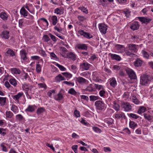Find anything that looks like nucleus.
Listing matches in <instances>:
<instances>
[{"mask_svg":"<svg viewBox=\"0 0 153 153\" xmlns=\"http://www.w3.org/2000/svg\"><path fill=\"white\" fill-rule=\"evenodd\" d=\"M95 105L97 109L100 111L104 110L106 108V105L103 101L97 100L95 102Z\"/></svg>","mask_w":153,"mask_h":153,"instance_id":"nucleus-1","label":"nucleus"},{"mask_svg":"<svg viewBox=\"0 0 153 153\" xmlns=\"http://www.w3.org/2000/svg\"><path fill=\"white\" fill-rule=\"evenodd\" d=\"M149 76L143 74L140 76V84L143 85H146L149 84Z\"/></svg>","mask_w":153,"mask_h":153,"instance_id":"nucleus-2","label":"nucleus"},{"mask_svg":"<svg viewBox=\"0 0 153 153\" xmlns=\"http://www.w3.org/2000/svg\"><path fill=\"white\" fill-rule=\"evenodd\" d=\"M121 106L125 111H129L132 109V107L128 102H123Z\"/></svg>","mask_w":153,"mask_h":153,"instance_id":"nucleus-3","label":"nucleus"},{"mask_svg":"<svg viewBox=\"0 0 153 153\" xmlns=\"http://www.w3.org/2000/svg\"><path fill=\"white\" fill-rule=\"evenodd\" d=\"M126 73L130 78L131 79L135 80L137 79V76L134 72L131 69H128L126 71Z\"/></svg>","mask_w":153,"mask_h":153,"instance_id":"nucleus-4","label":"nucleus"},{"mask_svg":"<svg viewBox=\"0 0 153 153\" xmlns=\"http://www.w3.org/2000/svg\"><path fill=\"white\" fill-rule=\"evenodd\" d=\"M114 116V118L117 120L121 119V120H127V117L125 114L122 112H119L115 114Z\"/></svg>","mask_w":153,"mask_h":153,"instance_id":"nucleus-5","label":"nucleus"},{"mask_svg":"<svg viewBox=\"0 0 153 153\" xmlns=\"http://www.w3.org/2000/svg\"><path fill=\"white\" fill-rule=\"evenodd\" d=\"M99 28L101 33L103 34L106 33L107 30V26L106 25L103 23L100 24L99 25Z\"/></svg>","mask_w":153,"mask_h":153,"instance_id":"nucleus-6","label":"nucleus"},{"mask_svg":"<svg viewBox=\"0 0 153 153\" xmlns=\"http://www.w3.org/2000/svg\"><path fill=\"white\" fill-rule=\"evenodd\" d=\"M129 50L133 53H136L137 51L138 45L132 44H128L127 45Z\"/></svg>","mask_w":153,"mask_h":153,"instance_id":"nucleus-7","label":"nucleus"},{"mask_svg":"<svg viewBox=\"0 0 153 153\" xmlns=\"http://www.w3.org/2000/svg\"><path fill=\"white\" fill-rule=\"evenodd\" d=\"M80 66L82 69L84 70L87 71L91 67V65L87 62H84L81 63Z\"/></svg>","mask_w":153,"mask_h":153,"instance_id":"nucleus-8","label":"nucleus"},{"mask_svg":"<svg viewBox=\"0 0 153 153\" xmlns=\"http://www.w3.org/2000/svg\"><path fill=\"white\" fill-rule=\"evenodd\" d=\"M93 78V80L96 82H99L101 81V80L99 78V74L96 71H94L92 74Z\"/></svg>","mask_w":153,"mask_h":153,"instance_id":"nucleus-9","label":"nucleus"},{"mask_svg":"<svg viewBox=\"0 0 153 153\" xmlns=\"http://www.w3.org/2000/svg\"><path fill=\"white\" fill-rule=\"evenodd\" d=\"M79 34L85 37L87 39H90L92 37V36H91L90 33H88L85 32L83 31V30H79L78 31Z\"/></svg>","mask_w":153,"mask_h":153,"instance_id":"nucleus-10","label":"nucleus"},{"mask_svg":"<svg viewBox=\"0 0 153 153\" xmlns=\"http://www.w3.org/2000/svg\"><path fill=\"white\" fill-rule=\"evenodd\" d=\"M140 25L137 22H134L132 23L130 27V28L132 30H138L139 27Z\"/></svg>","mask_w":153,"mask_h":153,"instance_id":"nucleus-11","label":"nucleus"},{"mask_svg":"<svg viewBox=\"0 0 153 153\" xmlns=\"http://www.w3.org/2000/svg\"><path fill=\"white\" fill-rule=\"evenodd\" d=\"M1 36L3 39H8L10 37L9 32L7 30L2 31L1 34Z\"/></svg>","mask_w":153,"mask_h":153,"instance_id":"nucleus-12","label":"nucleus"},{"mask_svg":"<svg viewBox=\"0 0 153 153\" xmlns=\"http://www.w3.org/2000/svg\"><path fill=\"white\" fill-rule=\"evenodd\" d=\"M36 108V106L35 105H29L27 108L25 110V111L30 113L34 112Z\"/></svg>","mask_w":153,"mask_h":153,"instance_id":"nucleus-13","label":"nucleus"},{"mask_svg":"<svg viewBox=\"0 0 153 153\" xmlns=\"http://www.w3.org/2000/svg\"><path fill=\"white\" fill-rule=\"evenodd\" d=\"M23 94V92L19 93L17 94L14 95L12 97L13 99L17 102H19V100L22 97Z\"/></svg>","mask_w":153,"mask_h":153,"instance_id":"nucleus-14","label":"nucleus"},{"mask_svg":"<svg viewBox=\"0 0 153 153\" xmlns=\"http://www.w3.org/2000/svg\"><path fill=\"white\" fill-rule=\"evenodd\" d=\"M78 82L80 84H86L88 82L87 80L80 76L76 78Z\"/></svg>","mask_w":153,"mask_h":153,"instance_id":"nucleus-15","label":"nucleus"},{"mask_svg":"<svg viewBox=\"0 0 153 153\" xmlns=\"http://www.w3.org/2000/svg\"><path fill=\"white\" fill-rule=\"evenodd\" d=\"M138 19L142 23H148L151 20V19H150L145 17H138Z\"/></svg>","mask_w":153,"mask_h":153,"instance_id":"nucleus-16","label":"nucleus"},{"mask_svg":"<svg viewBox=\"0 0 153 153\" xmlns=\"http://www.w3.org/2000/svg\"><path fill=\"white\" fill-rule=\"evenodd\" d=\"M20 54L21 58L23 60L25 61L27 59V58L26 57L27 53L25 50H21L20 51Z\"/></svg>","mask_w":153,"mask_h":153,"instance_id":"nucleus-17","label":"nucleus"},{"mask_svg":"<svg viewBox=\"0 0 153 153\" xmlns=\"http://www.w3.org/2000/svg\"><path fill=\"white\" fill-rule=\"evenodd\" d=\"M145 118L150 122H152L153 121V117L149 114L145 113L143 114Z\"/></svg>","mask_w":153,"mask_h":153,"instance_id":"nucleus-18","label":"nucleus"},{"mask_svg":"<svg viewBox=\"0 0 153 153\" xmlns=\"http://www.w3.org/2000/svg\"><path fill=\"white\" fill-rule=\"evenodd\" d=\"M20 13L24 17H26V16H27L29 13L25 9L24 7H22L20 10Z\"/></svg>","mask_w":153,"mask_h":153,"instance_id":"nucleus-19","label":"nucleus"},{"mask_svg":"<svg viewBox=\"0 0 153 153\" xmlns=\"http://www.w3.org/2000/svg\"><path fill=\"white\" fill-rule=\"evenodd\" d=\"M77 48L79 50H86L88 49V46L85 44H79L77 45Z\"/></svg>","mask_w":153,"mask_h":153,"instance_id":"nucleus-20","label":"nucleus"},{"mask_svg":"<svg viewBox=\"0 0 153 153\" xmlns=\"http://www.w3.org/2000/svg\"><path fill=\"white\" fill-rule=\"evenodd\" d=\"M51 19L52 21V24L53 25H55L56 24L58 21L57 17L56 16H50L49 19Z\"/></svg>","mask_w":153,"mask_h":153,"instance_id":"nucleus-21","label":"nucleus"},{"mask_svg":"<svg viewBox=\"0 0 153 153\" xmlns=\"http://www.w3.org/2000/svg\"><path fill=\"white\" fill-rule=\"evenodd\" d=\"M115 47L118 51H120V52L122 53L125 51V48L123 45L117 44L115 45Z\"/></svg>","mask_w":153,"mask_h":153,"instance_id":"nucleus-22","label":"nucleus"},{"mask_svg":"<svg viewBox=\"0 0 153 153\" xmlns=\"http://www.w3.org/2000/svg\"><path fill=\"white\" fill-rule=\"evenodd\" d=\"M96 90L94 87V84H90L85 89V91L90 92L95 91Z\"/></svg>","mask_w":153,"mask_h":153,"instance_id":"nucleus-23","label":"nucleus"},{"mask_svg":"<svg viewBox=\"0 0 153 153\" xmlns=\"http://www.w3.org/2000/svg\"><path fill=\"white\" fill-rule=\"evenodd\" d=\"M131 100L135 104L138 105L140 103V101L135 95H133L131 97Z\"/></svg>","mask_w":153,"mask_h":153,"instance_id":"nucleus-24","label":"nucleus"},{"mask_svg":"<svg viewBox=\"0 0 153 153\" xmlns=\"http://www.w3.org/2000/svg\"><path fill=\"white\" fill-rule=\"evenodd\" d=\"M110 80V84L113 87H115L117 85V81L114 77L111 78Z\"/></svg>","mask_w":153,"mask_h":153,"instance_id":"nucleus-25","label":"nucleus"},{"mask_svg":"<svg viewBox=\"0 0 153 153\" xmlns=\"http://www.w3.org/2000/svg\"><path fill=\"white\" fill-rule=\"evenodd\" d=\"M0 17L3 20L6 21L7 19L8 16L6 13L2 12L0 13Z\"/></svg>","mask_w":153,"mask_h":153,"instance_id":"nucleus-26","label":"nucleus"},{"mask_svg":"<svg viewBox=\"0 0 153 153\" xmlns=\"http://www.w3.org/2000/svg\"><path fill=\"white\" fill-rule=\"evenodd\" d=\"M143 61L138 59H136L135 61L134 62V65L135 67H139L141 65Z\"/></svg>","mask_w":153,"mask_h":153,"instance_id":"nucleus-27","label":"nucleus"},{"mask_svg":"<svg viewBox=\"0 0 153 153\" xmlns=\"http://www.w3.org/2000/svg\"><path fill=\"white\" fill-rule=\"evenodd\" d=\"M11 105L10 110L15 114L18 113L19 112V109L18 107L13 104H12Z\"/></svg>","mask_w":153,"mask_h":153,"instance_id":"nucleus-28","label":"nucleus"},{"mask_svg":"<svg viewBox=\"0 0 153 153\" xmlns=\"http://www.w3.org/2000/svg\"><path fill=\"white\" fill-rule=\"evenodd\" d=\"M29 86V84H25L22 85V88L25 91V92L26 95H28V91L29 88H28Z\"/></svg>","mask_w":153,"mask_h":153,"instance_id":"nucleus-29","label":"nucleus"},{"mask_svg":"<svg viewBox=\"0 0 153 153\" xmlns=\"http://www.w3.org/2000/svg\"><path fill=\"white\" fill-rule=\"evenodd\" d=\"M63 97L62 95L60 92L54 96V98L56 101H60L62 100Z\"/></svg>","mask_w":153,"mask_h":153,"instance_id":"nucleus-30","label":"nucleus"},{"mask_svg":"<svg viewBox=\"0 0 153 153\" xmlns=\"http://www.w3.org/2000/svg\"><path fill=\"white\" fill-rule=\"evenodd\" d=\"M10 71L12 74H19L21 73V71L20 70L16 68H11Z\"/></svg>","mask_w":153,"mask_h":153,"instance_id":"nucleus-31","label":"nucleus"},{"mask_svg":"<svg viewBox=\"0 0 153 153\" xmlns=\"http://www.w3.org/2000/svg\"><path fill=\"white\" fill-rule=\"evenodd\" d=\"M5 115L7 118H11L13 117L14 114L11 111H7L5 112Z\"/></svg>","mask_w":153,"mask_h":153,"instance_id":"nucleus-32","label":"nucleus"},{"mask_svg":"<svg viewBox=\"0 0 153 153\" xmlns=\"http://www.w3.org/2000/svg\"><path fill=\"white\" fill-rule=\"evenodd\" d=\"M111 57L113 59L116 60L117 61H120L121 60L120 56L115 54H111L110 55Z\"/></svg>","mask_w":153,"mask_h":153,"instance_id":"nucleus-33","label":"nucleus"},{"mask_svg":"<svg viewBox=\"0 0 153 153\" xmlns=\"http://www.w3.org/2000/svg\"><path fill=\"white\" fill-rule=\"evenodd\" d=\"M146 108L143 106H140L138 109L137 113L139 114H141L144 113L146 111Z\"/></svg>","mask_w":153,"mask_h":153,"instance_id":"nucleus-34","label":"nucleus"},{"mask_svg":"<svg viewBox=\"0 0 153 153\" xmlns=\"http://www.w3.org/2000/svg\"><path fill=\"white\" fill-rule=\"evenodd\" d=\"M67 56L68 57L71 59L73 60H75L76 59V55L72 52H70L68 53Z\"/></svg>","mask_w":153,"mask_h":153,"instance_id":"nucleus-35","label":"nucleus"},{"mask_svg":"<svg viewBox=\"0 0 153 153\" xmlns=\"http://www.w3.org/2000/svg\"><path fill=\"white\" fill-rule=\"evenodd\" d=\"M16 119L19 121L21 122L24 120V117L21 114H18L16 116Z\"/></svg>","mask_w":153,"mask_h":153,"instance_id":"nucleus-36","label":"nucleus"},{"mask_svg":"<svg viewBox=\"0 0 153 153\" xmlns=\"http://www.w3.org/2000/svg\"><path fill=\"white\" fill-rule=\"evenodd\" d=\"M55 79L57 81L59 82L61 81L65 80V79L60 74H59L56 77Z\"/></svg>","mask_w":153,"mask_h":153,"instance_id":"nucleus-37","label":"nucleus"},{"mask_svg":"<svg viewBox=\"0 0 153 153\" xmlns=\"http://www.w3.org/2000/svg\"><path fill=\"white\" fill-rule=\"evenodd\" d=\"M90 100L91 101H94L100 98V97L95 95H91L89 96Z\"/></svg>","mask_w":153,"mask_h":153,"instance_id":"nucleus-38","label":"nucleus"},{"mask_svg":"<svg viewBox=\"0 0 153 153\" xmlns=\"http://www.w3.org/2000/svg\"><path fill=\"white\" fill-rule=\"evenodd\" d=\"M54 13L60 15L63 14L64 12L63 10L59 8H56L55 9Z\"/></svg>","mask_w":153,"mask_h":153,"instance_id":"nucleus-39","label":"nucleus"},{"mask_svg":"<svg viewBox=\"0 0 153 153\" xmlns=\"http://www.w3.org/2000/svg\"><path fill=\"white\" fill-rule=\"evenodd\" d=\"M129 125L130 127L132 129H134L137 126V123L133 121H130L129 123Z\"/></svg>","mask_w":153,"mask_h":153,"instance_id":"nucleus-40","label":"nucleus"},{"mask_svg":"<svg viewBox=\"0 0 153 153\" xmlns=\"http://www.w3.org/2000/svg\"><path fill=\"white\" fill-rule=\"evenodd\" d=\"M78 9L81 10L82 12L85 14H87L88 13V10L87 9V8L84 7H78Z\"/></svg>","mask_w":153,"mask_h":153,"instance_id":"nucleus-41","label":"nucleus"},{"mask_svg":"<svg viewBox=\"0 0 153 153\" xmlns=\"http://www.w3.org/2000/svg\"><path fill=\"white\" fill-rule=\"evenodd\" d=\"M6 102V98L0 97V104L2 106L5 105Z\"/></svg>","mask_w":153,"mask_h":153,"instance_id":"nucleus-42","label":"nucleus"},{"mask_svg":"<svg viewBox=\"0 0 153 153\" xmlns=\"http://www.w3.org/2000/svg\"><path fill=\"white\" fill-rule=\"evenodd\" d=\"M6 53L10 56H13L15 55L14 52L11 49H9L7 51Z\"/></svg>","mask_w":153,"mask_h":153,"instance_id":"nucleus-43","label":"nucleus"},{"mask_svg":"<svg viewBox=\"0 0 153 153\" xmlns=\"http://www.w3.org/2000/svg\"><path fill=\"white\" fill-rule=\"evenodd\" d=\"M94 87L96 89L98 90H100L101 89H102V90L104 88V86L101 85H99L97 84H94Z\"/></svg>","mask_w":153,"mask_h":153,"instance_id":"nucleus-44","label":"nucleus"},{"mask_svg":"<svg viewBox=\"0 0 153 153\" xmlns=\"http://www.w3.org/2000/svg\"><path fill=\"white\" fill-rule=\"evenodd\" d=\"M9 82L10 84L15 87L16 86L17 84L16 80L14 78H12L10 79Z\"/></svg>","mask_w":153,"mask_h":153,"instance_id":"nucleus-45","label":"nucleus"},{"mask_svg":"<svg viewBox=\"0 0 153 153\" xmlns=\"http://www.w3.org/2000/svg\"><path fill=\"white\" fill-rule=\"evenodd\" d=\"M62 74L66 78H68L69 79L71 78L72 76V74L67 72L62 73Z\"/></svg>","mask_w":153,"mask_h":153,"instance_id":"nucleus-46","label":"nucleus"},{"mask_svg":"<svg viewBox=\"0 0 153 153\" xmlns=\"http://www.w3.org/2000/svg\"><path fill=\"white\" fill-rule=\"evenodd\" d=\"M77 18L78 20L81 22H82L86 20L87 19V17L81 16H78Z\"/></svg>","mask_w":153,"mask_h":153,"instance_id":"nucleus-47","label":"nucleus"},{"mask_svg":"<svg viewBox=\"0 0 153 153\" xmlns=\"http://www.w3.org/2000/svg\"><path fill=\"white\" fill-rule=\"evenodd\" d=\"M80 75L84 76L86 78H88L90 76V74L88 72L86 71L81 73Z\"/></svg>","mask_w":153,"mask_h":153,"instance_id":"nucleus-48","label":"nucleus"},{"mask_svg":"<svg viewBox=\"0 0 153 153\" xmlns=\"http://www.w3.org/2000/svg\"><path fill=\"white\" fill-rule=\"evenodd\" d=\"M105 122L109 125H112L114 123V120L111 118H109L108 119H105Z\"/></svg>","mask_w":153,"mask_h":153,"instance_id":"nucleus-49","label":"nucleus"},{"mask_svg":"<svg viewBox=\"0 0 153 153\" xmlns=\"http://www.w3.org/2000/svg\"><path fill=\"white\" fill-rule=\"evenodd\" d=\"M54 29L59 32H61L62 30V28L60 27L59 25L57 24L54 27Z\"/></svg>","mask_w":153,"mask_h":153,"instance_id":"nucleus-50","label":"nucleus"},{"mask_svg":"<svg viewBox=\"0 0 153 153\" xmlns=\"http://www.w3.org/2000/svg\"><path fill=\"white\" fill-rule=\"evenodd\" d=\"M127 114L129 117L135 119H137L139 117L138 116L134 113L128 114Z\"/></svg>","mask_w":153,"mask_h":153,"instance_id":"nucleus-51","label":"nucleus"},{"mask_svg":"<svg viewBox=\"0 0 153 153\" xmlns=\"http://www.w3.org/2000/svg\"><path fill=\"white\" fill-rule=\"evenodd\" d=\"M36 71L37 73H40L41 71V65L40 64H38L36 65Z\"/></svg>","mask_w":153,"mask_h":153,"instance_id":"nucleus-52","label":"nucleus"},{"mask_svg":"<svg viewBox=\"0 0 153 153\" xmlns=\"http://www.w3.org/2000/svg\"><path fill=\"white\" fill-rule=\"evenodd\" d=\"M142 53L144 57L147 59H149V55L147 52L143 50L142 51Z\"/></svg>","mask_w":153,"mask_h":153,"instance_id":"nucleus-53","label":"nucleus"},{"mask_svg":"<svg viewBox=\"0 0 153 153\" xmlns=\"http://www.w3.org/2000/svg\"><path fill=\"white\" fill-rule=\"evenodd\" d=\"M45 109L42 107L38 108L36 111V113L37 114H40L44 111Z\"/></svg>","mask_w":153,"mask_h":153,"instance_id":"nucleus-54","label":"nucleus"},{"mask_svg":"<svg viewBox=\"0 0 153 153\" xmlns=\"http://www.w3.org/2000/svg\"><path fill=\"white\" fill-rule=\"evenodd\" d=\"M68 93L74 95L76 94V92L74 88H72L70 89L69 90Z\"/></svg>","mask_w":153,"mask_h":153,"instance_id":"nucleus-55","label":"nucleus"},{"mask_svg":"<svg viewBox=\"0 0 153 153\" xmlns=\"http://www.w3.org/2000/svg\"><path fill=\"white\" fill-rule=\"evenodd\" d=\"M38 85L39 88H43L45 90L47 88V86L45 83H38Z\"/></svg>","mask_w":153,"mask_h":153,"instance_id":"nucleus-56","label":"nucleus"},{"mask_svg":"<svg viewBox=\"0 0 153 153\" xmlns=\"http://www.w3.org/2000/svg\"><path fill=\"white\" fill-rule=\"evenodd\" d=\"M113 108L116 111H118L120 110V106L116 102L114 103Z\"/></svg>","mask_w":153,"mask_h":153,"instance_id":"nucleus-57","label":"nucleus"},{"mask_svg":"<svg viewBox=\"0 0 153 153\" xmlns=\"http://www.w3.org/2000/svg\"><path fill=\"white\" fill-rule=\"evenodd\" d=\"M105 88L100 90L99 92V95L101 97H104L105 95Z\"/></svg>","mask_w":153,"mask_h":153,"instance_id":"nucleus-58","label":"nucleus"},{"mask_svg":"<svg viewBox=\"0 0 153 153\" xmlns=\"http://www.w3.org/2000/svg\"><path fill=\"white\" fill-rule=\"evenodd\" d=\"M5 131L6 129L2 128H0V134L2 136H4L6 134Z\"/></svg>","mask_w":153,"mask_h":153,"instance_id":"nucleus-59","label":"nucleus"},{"mask_svg":"<svg viewBox=\"0 0 153 153\" xmlns=\"http://www.w3.org/2000/svg\"><path fill=\"white\" fill-rule=\"evenodd\" d=\"M97 58V56L95 54H93L91 57L88 60L89 61L92 62L96 59Z\"/></svg>","mask_w":153,"mask_h":153,"instance_id":"nucleus-60","label":"nucleus"},{"mask_svg":"<svg viewBox=\"0 0 153 153\" xmlns=\"http://www.w3.org/2000/svg\"><path fill=\"white\" fill-rule=\"evenodd\" d=\"M56 66L58 67L61 71H65L66 70L65 68L59 64H57L56 65Z\"/></svg>","mask_w":153,"mask_h":153,"instance_id":"nucleus-61","label":"nucleus"},{"mask_svg":"<svg viewBox=\"0 0 153 153\" xmlns=\"http://www.w3.org/2000/svg\"><path fill=\"white\" fill-rule=\"evenodd\" d=\"M100 3V4L105 6L106 5V3L107 2V0H99Z\"/></svg>","mask_w":153,"mask_h":153,"instance_id":"nucleus-62","label":"nucleus"},{"mask_svg":"<svg viewBox=\"0 0 153 153\" xmlns=\"http://www.w3.org/2000/svg\"><path fill=\"white\" fill-rule=\"evenodd\" d=\"M78 146L77 145L73 146L72 148L75 153H78Z\"/></svg>","mask_w":153,"mask_h":153,"instance_id":"nucleus-63","label":"nucleus"},{"mask_svg":"<svg viewBox=\"0 0 153 153\" xmlns=\"http://www.w3.org/2000/svg\"><path fill=\"white\" fill-rule=\"evenodd\" d=\"M43 39L45 42H48L51 40L49 37L47 35H45L43 36Z\"/></svg>","mask_w":153,"mask_h":153,"instance_id":"nucleus-64","label":"nucleus"}]
</instances>
